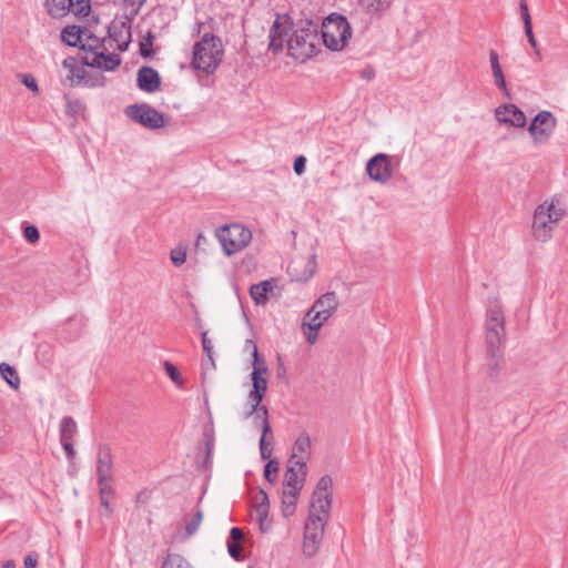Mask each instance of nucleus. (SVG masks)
<instances>
[{"mask_svg":"<svg viewBox=\"0 0 568 568\" xmlns=\"http://www.w3.org/2000/svg\"><path fill=\"white\" fill-rule=\"evenodd\" d=\"M161 568H190V565L181 555L169 554Z\"/></svg>","mask_w":568,"mask_h":568,"instance_id":"e433bc0d","label":"nucleus"},{"mask_svg":"<svg viewBox=\"0 0 568 568\" xmlns=\"http://www.w3.org/2000/svg\"><path fill=\"white\" fill-rule=\"evenodd\" d=\"M204 239H205L204 235L202 233H200L196 239V245H200L201 241Z\"/></svg>","mask_w":568,"mask_h":568,"instance_id":"69168bd1","label":"nucleus"},{"mask_svg":"<svg viewBox=\"0 0 568 568\" xmlns=\"http://www.w3.org/2000/svg\"><path fill=\"white\" fill-rule=\"evenodd\" d=\"M392 158L385 153H378L371 158L366 164L368 176L378 183H386L393 175Z\"/></svg>","mask_w":568,"mask_h":568,"instance_id":"ddd939ff","label":"nucleus"},{"mask_svg":"<svg viewBox=\"0 0 568 568\" xmlns=\"http://www.w3.org/2000/svg\"><path fill=\"white\" fill-rule=\"evenodd\" d=\"M305 163H306V160L302 155H300L295 159V161L293 163V169L297 175H301L305 171Z\"/></svg>","mask_w":568,"mask_h":568,"instance_id":"5fc2aeb1","label":"nucleus"},{"mask_svg":"<svg viewBox=\"0 0 568 568\" xmlns=\"http://www.w3.org/2000/svg\"><path fill=\"white\" fill-rule=\"evenodd\" d=\"M84 111V105L80 100H70L67 101V112L71 115H78Z\"/></svg>","mask_w":568,"mask_h":568,"instance_id":"de8ad7c7","label":"nucleus"},{"mask_svg":"<svg viewBox=\"0 0 568 568\" xmlns=\"http://www.w3.org/2000/svg\"><path fill=\"white\" fill-rule=\"evenodd\" d=\"M0 375L1 377L8 383V385L13 388L18 389L20 386V377L18 375L17 369L9 365L8 363H1L0 364Z\"/></svg>","mask_w":568,"mask_h":568,"instance_id":"7c9ffc66","label":"nucleus"},{"mask_svg":"<svg viewBox=\"0 0 568 568\" xmlns=\"http://www.w3.org/2000/svg\"><path fill=\"white\" fill-rule=\"evenodd\" d=\"M253 417L254 424L257 427H261V432H264V435H268L272 433V428L268 422V409L266 406L257 407L256 410L248 409L244 414V418L247 419Z\"/></svg>","mask_w":568,"mask_h":568,"instance_id":"b1692460","label":"nucleus"},{"mask_svg":"<svg viewBox=\"0 0 568 568\" xmlns=\"http://www.w3.org/2000/svg\"><path fill=\"white\" fill-rule=\"evenodd\" d=\"M351 37L352 27L344 16L333 13L324 20L320 39L329 50H342Z\"/></svg>","mask_w":568,"mask_h":568,"instance_id":"39448f33","label":"nucleus"},{"mask_svg":"<svg viewBox=\"0 0 568 568\" xmlns=\"http://www.w3.org/2000/svg\"><path fill=\"white\" fill-rule=\"evenodd\" d=\"M98 485L112 484L113 460L111 449L108 445L101 444L98 448L97 458Z\"/></svg>","mask_w":568,"mask_h":568,"instance_id":"2eb2a0df","label":"nucleus"},{"mask_svg":"<svg viewBox=\"0 0 568 568\" xmlns=\"http://www.w3.org/2000/svg\"><path fill=\"white\" fill-rule=\"evenodd\" d=\"M339 305L338 297L335 292H327L321 295L311 308L306 312L305 317L325 324L337 311Z\"/></svg>","mask_w":568,"mask_h":568,"instance_id":"1a4fd4ad","label":"nucleus"},{"mask_svg":"<svg viewBox=\"0 0 568 568\" xmlns=\"http://www.w3.org/2000/svg\"><path fill=\"white\" fill-rule=\"evenodd\" d=\"M519 8H520V16H521V19L524 22L525 31H530L532 29L531 17H530L526 0H520Z\"/></svg>","mask_w":568,"mask_h":568,"instance_id":"c03bdc74","label":"nucleus"},{"mask_svg":"<svg viewBox=\"0 0 568 568\" xmlns=\"http://www.w3.org/2000/svg\"><path fill=\"white\" fill-rule=\"evenodd\" d=\"M566 215V209L559 200L552 197L539 204L534 213L532 236L538 242H548L552 232Z\"/></svg>","mask_w":568,"mask_h":568,"instance_id":"f257e3e1","label":"nucleus"},{"mask_svg":"<svg viewBox=\"0 0 568 568\" xmlns=\"http://www.w3.org/2000/svg\"><path fill=\"white\" fill-rule=\"evenodd\" d=\"M19 80L23 83L28 89H30L33 93L39 92V87L36 78L30 73H20L18 74Z\"/></svg>","mask_w":568,"mask_h":568,"instance_id":"a18cd8bd","label":"nucleus"},{"mask_svg":"<svg viewBox=\"0 0 568 568\" xmlns=\"http://www.w3.org/2000/svg\"><path fill=\"white\" fill-rule=\"evenodd\" d=\"M170 258L175 266H181L186 261V248L183 246L172 248Z\"/></svg>","mask_w":568,"mask_h":568,"instance_id":"79ce46f5","label":"nucleus"},{"mask_svg":"<svg viewBox=\"0 0 568 568\" xmlns=\"http://www.w3.org/2000/svg\"><path fill=\"white\" fill-rule=\"evenodd\" d=\"M292 27V21L287 14H276V19L273 22L270 30V44L268 49L273 53L282 52L284 44L287 43L288 30Z\"/></svg>","mask_w":568,"mask_h":568,"instance_id":"f8f14e48","label":"nucleus"},{"mask_svg":"<svg viewBox=\"0 0 568 568\" xmlns=\"http://www.w3.org/2000/svg\"><path fill=\"white\" fill-rule=\"evenodd\" d=\"M227 551L235 560L242 559V546L240 542H227Z\"/></svg>","mask_w":568,"mask_h":568,"instance_id":"603ef678","label":"nucleus"},{"mask_svg":"<svg viewBox=\"0 0 568 568\" xmlns=\"http://www.w3.org/2000/svg\"><path fill=\"white\" fill-rule=\"evenodd\" d=\"M273 290L271 281H262L250 287V295L257 305H264L267 302V294Z\"/></svg>","mask_w":568,"mask_h":568,"instance_id":"393cba45","label":"nucleus"},{"mask_svg":"<svg viewBox=\"0 0 568 568\" xmlns=\"http://www.w3.org/2000/svg\"><path fill=\"white\" fill-rule=\"evenodd\" d=\"M255 513L261 516H268L270 500L265 490L260 489L254 497Z\"/></svg>","mask_w":568,"mask_h":568,"instance_id":"72a5a7b5","label":"nucleus"},{"mask_svg":"<svg viewBox=\"0 0 568 568\" xmlns=\"http://www.w3.org/2000/svg\"><path fill=\"white\" fill-rule=\"evenodd\" d=\"M361 77L365 80H372L375 77V71L373 68L368 67L362 70Z\"/></svg>","mask_w":568,"mask_h":568,"instance_id":"052dcab7","label":"nucleus"},{"mask_svg":"<svg viewBox=\"0 0 568 568\" xmlns=\"http://www.w3.org/2000/svg\"><path fill=\"white\" fill-rule=\"evenodd\" d=\"M78 425L71 416H64L60 422V442H73Z\"/></svg>","mask_w":568,"mask_h":568,"instance_id":"bb28decb","label":"nucleus"},{"mask_svg":"<svg viewBox=\"0 0 568 568\" xmlns=\"http://www.w3.org/2000/svg\"><path fill=\"white\" fill-rule=\"evenodd\" d=\"M201 26H202L201 23H197V24H196V28H195V31H196V32H200Z\"/></svg>","mask_w":568,"mask_h":568,"instance_id":"338daca9","label":"nucleus"},{"mask_svg":"<svg viewBox=\"0 0 568 568\" xmlns=\"http://www.w3.org/2000/svg\"><path fill=\"white\" fill-rule=\"evenodd\" d=\"M495 116L498 122L515 126L524 128L527 123L525 113L515 104H503L495 110Z\"/></svg>","mask_w":568,"mask_h":568,"instance_id":"dca6fc26","label":"nucleus"},{"mask_svg":"<svg viewBox=\"0 0 568 568\" xmlns=\"http://www.w3.org/2000/svg\"><path fill=\"white\" fill-rule=\"evenodd\" d=\"M230 537L233 540L232 542H240L243 538V532L240 528L233 527L230 531Z\"/></svg>","mask_w":568,"mask_h":568,"instance_id":"4d7b16f0","label":"nucleus"},{"mask_svg":"<svg viewBox=\"0 0 568 568\" xmlns=\"http://www.w3.org/2000/svg\"><path fill=\"white\" fill-rule=\"evenodd\" d=\"M306 477V468L300 469V465L290 464L284 475V489L301 491Z\"/></svg>","mask_w":568,"mask_h":568,"instance_id":"412c9836","label":"nucleus"},{"mask_svg":"<svg viewBox=\"0 0 568 568\" xmlns=\"http://www.w3.org/2000/svg\"><path fill=\"white\" fill-rule=\"evenodd\" d=\"M332 485L333 480L329 476L326 475L320 478L311 499L310 509L329 513L332 506Z\"/></svg>","mask_w":568,"mask_h":568,"instance_id":"4468645a","label":"nucleus"},{"mask_svg":"<svg viewBox=\"0 0 568 568\" xmlns=\"http://www.w3.org/2000/svg\"><path fill=\"white\" fill-rule=\"evenodd\" d=\"M323 325L324 324H322L321 322H316L304 316L302 322V331L306 337V341L310 344H314L317 341L318 331L322 328Z\"/></svg>","mask_w":568,"mask_h":568,"instance_id":"cd10ccee","label":"nucleus"},{"mask_svg":"<svg viewBox=\"0 0 568 568\" xmlns=\"http://www.w3.org/2000/svg\"><path fill=\"white\" fill-rule=\"evenodd\" d=\"M246 344L252 346V356H253V363H254V368L252 372V384H253L252 389L255 390L256 393H261L262 395L265 396L266 390H267V379L263 375H265L267 373V367L266 366L261 367V366L256 365L258 362V349H257L256 344L251 339H247Z\"/></svg>","mask_w":568,"mask_h":568,"instance_id":"a211bd4d","label":"nucleus"},{"mask_svg":"<svg viewBox=\"0 0 568 568\" xmlns=\"http://www.w3.org/2000/svg\"><path fill=\"white\" fill-rule=\"evenodd\" d=\"M393 0H359L361 7L371 16L381 17L387 11Z\"/></svg>","mask_w":568,"mask_h":568,"instance_id":"a878e982","label":"nucleus"},{"mask_svg":"<svg viewBox=\"0 0 568 568\" xmlns=\"http://www.w3.org/2000/svg\"><path fill=\"white\" fill-rule=\"evenodd\" d=\"M37 556H33V555H28L26 558H24V568H36L37 567Z\"/></svg>","mask_w":568,"mask_h":568,"instance_id":"bf43d9fd","label":"nucleus"},{"mask_svg":"<svg viewBox=\"0 0 568 568\" xmlns=\"http://www.w3.org/2000/svg\"><path fill=\"white\" fill-rule=\"evenodd\" d=\"M273 452V435L272 433L268 435H264V432L261 434L260 438V454L261 458L266 460L271 458Z\"/></svg>","mask_w":568,"mask_h":568,"instance_id":"c9c22d12","label":"nucleus"},{"mask_svg":"<svg viewBox=\"0 0 568 568\" xmlns=\"http://www.w3.org/2000/svg\"><path fill=\"white\" fill-rule=\"evenodd\" d=\"M120 62L121 60L116 54L104 52L94 53L91 58L89 55L82 58L83 64L106 71H113Z\"/></svg>","mask_w":568,"mask_h":568,"instance_id":"aec40b11","label":"nucleus"},{"mask_svg":"<svg viewBox=\"0 0 568 568\" xmlns=\"http://www.w3.org/2000/svg\"><path fill=\"white\" fill-rule=\"evenodd\" d=\"M311 457V438L307 433H302L294 442L290 464L300 465V469L306 468V462Z\"/></svg>","mask_w":568,"mask_h":568,"instance_id":"f3484780","label":"nucleus"},{"mask_svg":"<svg viewBox=\"0 0 568 568\" xmlns=\"http://www.w3.org/2000/svg\"><path fill=\"white\" fill-rule=\"evenodd\" d=\"M202 346H203L204 353L213 362V357H212V348H213V346H212L211 339L207 337V333L206 332L202 333Z\"/></svg>","mask_w":568,"mask_h":568,"instance_id":"864d4df0","label":"nucleus"},{"mask_svg":"<svg viewBox=\"0 0 568 568\" xmlns=\"http://www.w3.org/2000/svg\"><path fill=\"white\" fill-rule=\"evenodd\" d=\"M203 520V511L197 508L190 520L185 518V538L193 536L200 528Z\"/></svg>","mask_w":568,"mask_h":568,"instance_id":"473e14b6","label":"nucleus"},{"mask_svg":"<svg viewBox=\"0 0 568 568\" xmlns=\"http://www.w3.org/2000/svg\"><path fill=\"white\" fill-rule=\"evenodd\" d=\"M2 568H16V562L13 560H7L3 562Z\"/></svg>","mask_w":568,"mask_h":568,"instance_id":"e2e57ef3","label":"nucleus"},{"mask_svg":"<svg viewBox=\"0 0 568 568\" xmlns=\"http://www.w3.org/2000/svg\"><path fill=\"white\" fill-rule=\"evenodd\" d=\"M248 568H253V567H248Z\"/></svg>","mask_w":568,"mask_h":568,"instance_id":"774afa93","label":"nucleus"},{"mask_svg":"<svg viewBox=\"0 0 568 568\" xmlns=\"http://www.w3.org/2000/svg\"><path fill=\"white\" fill-rule=\"evenodd\" d=\"M63 68L68 69L70 71V79L77 78L78 80H81L83 78L82 74H80V69L78 68V61L73 57H68L63 60Z\"/></svg>","mask_w":568,"mask_h":568,"instance_id":"ea45409f","label":"nucleus"},{"mask_svg":"<svg viewBox=\"0 0 568 568\" xmlns=\"http://www.w3.org/2000/svg\"><path fill=\"white\" fill-rule=\"evenodd\" d=\"M316 267L315 254H311L308 256H294L287 265V272L293 281L306 282L315 274Z\"/></svg>","mask_w":568,"mask_h":568,"instance_id":"9b49d317","label":"nucleus"},{"mask_svg":"<svg viewBox=\"0 0 568 568\" xmlns=\"http://www.w3.org/2000/svg\"><path fill=\"white\" fill-rule=\"evenodd\" d=\"M556 124L557 120L551 112L540 111L531 120L528 132L536 144H541L549 140Z\"/></svg>","mask_w":568,"mask_h":568,"instance_id":"9d476101","label":"nucleus"},{"mask_svg":"<svg viewBox=\"0 0 568 568\" xmlns=\"http://www.w3.org/2000/svg\"><path fill=\"white\" fill-rule=\"evenodd\" d=\"M298 495L300 491H291L283 489L282 513L284 517L288 518L294 514Z\"/></svg>","mask_w":568,"mask_h":568,"instance_id":"c85d7f7f","label":"nucleus"},{"mask_svg":"<svg viewBox=\"0 0 568 568\" xmlns=\"http://www.w3.org/2000/svg\"><path fill=\"white\" fill-rule=\"evenodd\" d=\"M71 8L77 16L87 17L91 10L90 0H73Z\"/></svg>","mask_w":568,"mask_h":568,"instance_id":"37998d69","label":"nucleus"},{"mask_svg":"<svg viewBox=\"0 0 568 568\" xmlns=\"http://www.w3.org/2000/svg\"><path fill=\"white\" fill-rule=\"evenodd\" d=\"M525 33L527 36L529 44L534 49L535 57H536L537 61H541L542 57H541V53H540L539 44H538V42H537V40L535 38L532 29L530 31H525Z\"/></svg>","mask_w":568,"mask_h":568,"instance_id":"3c124183","label":"nucleus"},{"mask_svg":"<svg viewBox=\"0 0 568 568\" xmlns=\"http://www.w3.org/2000/svg\"><path fill=\"white\" fill-rule=\"evenodd\" d=\"M146 0H125V2L133 7V13L138 14L139 10L142 8V6L145 3Z\"/></svg>","mask_w":568,"mask_h":568,"instance_id":"13d9d810","label":"nucleus"},{"mask_svg":"<svg viewBox=\"0 0 568 568\" xmlns=\"http://www.w3.org/2000/svg\"><path fill=\"white\" fill-rule=\"evenodd\" d=\"M99 494H100V504L108 511V514L112 513V508L110 505V498L114 494L112 484H103L99 485Z\"/></svg>","mask_w":568,"mask_h":568,"instance_id":"f704fd0d","label":"nucleus"},{"mask_svg":"<svg viewBox=\"0 0 568 568\" xmlns=\"http://www.w3.org/2000/svg\"><path fill=\"white\" fill-rule=\"evenodd\" d=\"M561 442L564 446L568 448V432L564 434Z\"/></svg>","mask_w":568,"mask_h":568,"instance_id":"0e129e2a","label":"nucleus"},{"mask_svg":"<svg viewBox=\"0 0 568 568\" xmlns=\"http://www.w3.org/2000/svg\"><path fill=\"white\" fill-rule=\"evenodd\" d=\"M64 452H65V455H67V458L69 460H73L74 457H75V450H74V447H73V442H60Z\"/></svg>","mask_w":568,"mask_h":568,"instance_id":"6e6d98bb","label":"nucleus"},{"mask_svg":"<svg viewBox=\"0 0 568 568\" xmlns=\"http://www.w3.org/2000/svg\"><path fill=\"white\" fill-rule=\"evenodd\" d=\"M278 469V463L274 459H270L264 467L265 479L271 484L275 483Z\"/></svg>","mask_w":568,"mask_h":568,"instance_id":"58836bf2","label":"nucleus"},{"mask_svg":"<svg viewBox=\"0 0 568 568\" xmlns=\"http://www.w3.org/2000/svg\"><path fill=\"white\" fill-rule=\"evenodd\" d=\"M318 44V24L308 20L300 21L287 40L290 55L302 62L312 58L317 52Z\"/></svg>","mask_w":568,"mask_h":568,"instance_id":"f03ea898","label":"nucleus"},{"mask_svg":"<svg viewBox=\"0 0 568 568\" xmlns=\"http://www.w3.org/2000/svg\"><path fill=\"white\" fill-rule=\"evenodd\" d=\"M223 55L221 38L213 33H205L193 47L192 67L206 74H212L221 64Z\"/></svg>","mask_w":568,"mask_h":568,"instance_id":"7ed1b4c3","label":"nucleus"},{"mask_svg":"<svg viewBox=\"0 0 568 568\" xmlns=\"http://www.w3.org/2000/svg\"><path fill=\"white\" fill-rule=\"evenodd\" d=\"M263 398H264V395L251 389L247 395V400L250 403V409L256 410L257 407H261L262 406L261 403H262Z\"/></svg>","mask_w":568,"mask_h":568,"instance_id":"8fccbe9b","label":"nucleus"},{"mask_svg":"<svg viewBox=\"0 0 568 568\" xmlns=\"http://www.w3.org/2000/svg\"><path fill=\"white\" fill-rule=\"evenodd\" d=\"M124 113L133 122L148 129H161L166 124L164 115L146 103L128 105Z\"/></svg>","mask_w":568,"mask_h":568,"instance_id":"6e6552de","label":"nucleus"},{"mask_svg":"<svg viewBox=\"0 0 568 568\" xmlns=\"http://www.w3.org/2000/svg\"><path fill=\"white\" fill-rule=\"evenodd\" d=\"M257 516V519L260 521V528L262 531H267L270 529V524L266 525V519H267V516H261V515H256Z\"/></svg>","mask_w":568,"mask_h":568,"instance_id":"680f3d73","label":"nucleus"},{"mask_svg":"<svg viewBox=\"0 0 568 568\" xmlns=\"http://www.w3.org/2000/svg\"><path fill=\"white\" fill-rule=\"evenodd\" d=\"M23 237L30 243H36L40 239L39 230L34 225H27L23 229Z\"/></svg>","mask_w":568,"mask_h":568,"instance_id":"09e8293b","label":"nucleus"},{"mask_svg":"<svg viewBox=\"0 0 568 568\" xmlns=\"http://www.w3.org/2000/svg\"><path fill=\"white\" fill-rule=\"evenodd\" d=\"M73 6V0H47L48 11L53 17H61Z\"/></svg>","mask_w":568,"mask_h":568,"instance_id":"2f4dec72","label":"nucleus"},{"mask_svg":"<svg viewBox=\"0 0 568 568\" xmlns=\"http://www.w3.org/2000/svg\"><path fill=\"white\" fill-rule=\"evenodd\" d=\"M485 338L488 351L497 354V348L506 342L505 315L498 298L489 301L485 318Z\"/></svg>","mask_w":568,"mask_h":568,"instance_id":"20e7f679","label":"nucleus"},{"mask_svg":"<svg viewBox=\"0 0 568 568\" xmlns=\"http://www.w3.org/2000/svg\"><path fill=\"white\" fill-rule=\"evenodd\" d=\"M487 373L490 378H496L501 369L503 347L497 348V354H493L487 349Z\"/></svg>","mask_w":568,"mask_h":568,"instance_id":"c756f323","label":"nucleus"},{"mask_svg":"<svg viewBox=\"0 0 568 568\" xmlns=\"http://www.w3.org/2000/svg\"><path fill=\"white\" fill-rule=\"evenodd\" d=\"M164 369L173 383H175L179 387H181L183 385V379L181 377V373L175 365H173L169 361H165Z\"/></svg>","mask_w":568,"mask_h":568,"instance_id":"a19ab883","label":"nucleus"},{"mask_svg":"<svg viewBox=\"0 0 568 568\" xmlns=\"http://www.w3.org/2000/svg\"><path fill=\"white\" fill-rule=\"evenodd\" d=\"M138 87L141 91L152 93L159 90L161 79L159 72L151 67H142L138 71Z\"/></svg>","mask_w":568,"mask_h":568,"instance_id":"6ab92c4d","label":"nucleus"},{"mask_svg":"<svg viewBox=\"0 0 568 568\" xmlns=\"http://www.w3.org/2000/svg\"><path fill=\"white\" fill-rule=\"evenodd\" d=\"M101 48V40L95 37L88 28L87 34L84 36L83 44L81 47L82 50H88L93 54L95 51Z\"/></svg>","mask_w":568,"mask_h":568,"instance_id":"4c0bfd02","label":"nucleus"},{"mask_svg":"<svg viewBox=\"0 0 568 568\" xmlns=\"http://www.w3.org/2000/svg\"><path fill=\"white\" fill-rule=\"evenodd\" d=\"M87 34L85 27L68 26L61 31V40L70 47H79L81 49Z\"/></svg>","mask_w":568,"mask_h":568,"instance_id":"4be33fe9","label":"nucleus"},{"mask_svg":"<svg viewBox=\"0 0 568 568\" xmlns=\"http://www.w3.org/2000/svg\"><path fill=\"white\" fill-rule=\"evenodd\" d=\"M489 61L494 78L495 85L501 90L506 95H509V91L506 84V79L501 69V65L499 63V57L496 50L491 49L489 51Z\"/></svg>","mask_w":568,"mask_h":568,"instance_id":"5701e85b","label":"nucleus"},{"mask_svg":"<svg viewBox=\"0 0 568 568\" xmlns=\"http://www.w3.org/2000/svg\"><path fill=\"white\" fill-rule=\"evenodd\" d=\"M216 237L225 255L231 256L242 251L251 243L252 232L241 224H231L217 229Z\"/></svg>","mask_w":568,"mask_h":568,"instance_id":"0eeeda50","label":"nucleus"},{"mask_svg":"<svg viewBox=\"0 0 568 568\" xmlns=\"http://www.w3.org/2000/svg\"><path fill=\"white\" fill-rule=\"evenodd\" d=\"M329 513H320V510L310 509V515L305 524L303 552L306 557H313L323 540L324 529Z\"/></svg>","mask_w":568,"mask_h":568,"instance_id":"423d86ee","label":"nucleus"},{"mask_svg":"<svg viewBox=\"0 0 568 568\" xmlns=\"http://www.w3.org/2000/svg\"><path fill=\"white\" fill-rule=\"evenodd\" d=\"M152 39H153V36L152 33L149 31L148 32V37L141 41L140 43V53L142 57H151L152 53H153V50H152Z\"/></svg>","mask_w":568,"mask_h":568,"instance_id":"49530a36","label":"nucleus"}]
</instances>
